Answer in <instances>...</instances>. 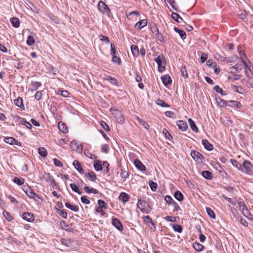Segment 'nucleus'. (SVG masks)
<instances>
[{
	"label": "nucleus",
	"mask_w": 253,
	"mask_h": 253,
	"mask_svg": "<svg viewBox=\"0 0 253 253\" xmlns=\"http://www.w3.org/2000/svg\"><path fill=\"white\" fill-rule=\"evenodd\" d=\"M43 178L50 183H52L54 182L53 177L49 173H45L43 175Z\"/></svg>",
	"instance_id": "obj_17"
},
{
	"label": "nucleus",
	"mask_w": 253,
	"mask_h": 253,
	"mask_svg": "<svg viewBox=\"0 0 253 253\" xmlns=\"http://www.w3.org/2000/svg\"><path fill=\"white\" fill-rule=\"evenodd\" d=\"M206 211L208 215L211 218H214L215 214L213 211L210 208H206Z\"/></svg>",
	"instance_id": "obj_44"
},
{
	"label": "nucleus",
	"mask_w": 253,
	"mask_h": 253,
	"mask_svg": "<svg viewBox=\"0 0 253 253\" xmlns=\"http://www.w3.org/2000/svg\"><path fill=\"white\" fill-rule=\"evenodd\" d=\"M241 62L240 63H238L235 66L231 67L230 69L231 70L235 69L238 73L241 72L242 70L244 69L247 77H250L249 72L252 73V69H253V67H252V66L250 65L251 64V62H249V64H248L244 58H242V60H241Z\"/></svg>",
	"instance_id": "obj_1"
},
{
	"label": "nucleus",
	"mask_w": 253,
	"mask_h": 253,
	"mask_svg": "<svg viewBox=\"0 0 253 253\" xmlns=\"http://www.w3.org/2000/svg\"><path fill=\"white\" fill-rule=\"evenodd\" d=\"M112 55L113 56L112 60V62L114 63H118V64H120L121 63L120 58L116 56L115 54H112Z\"/></svg>",
	"instance_id": "obj_54"
},
{
	"label": "nucleus",
	"mask_w": 253,
	"mask_h": 253,
	"mask_svg": "<svg viewBox=\"0 0 253 253\" xmlns=\"http://www.w3.org/2000/svg\"><path fill=\"white\" fill-rule=\"evenodd\" d=\"M13 181L15 183L17 184L18 185H22L24 183V180L22 178H19V177H15L14 178Z\"/></svg>",
	"instance_id": "obj_41"
},
{
	"label": "nucleus",
	"mask_w": 253,
	"mask_h": 253,
	"mask_svg": "<svg viewBox=\"0 0 253 253\" xmlns=\"http://www.w3.org/2000/svg\"><path fill=\"white\" fill-rule=\"evenodd\" d=\"M143 219H144V221L146 222V223H151L152 225H154V223L153 222L151 217L148 216V215H147V216H144L143 217Z\"/></svg>",
	"instance_id": "obj_55"
},
{
	"label": "nucleus",
	"mask_w": 253,
	"mask_h": 253,
	"mask_svg": "<svg viewBox=\"0 0 253 253\" xmlns=\"http://www.w3.org/2000/svg\"><path fill=\"white\" fill-rule=\"evenodd\" d=\"M238 205L239 206V208L240 210V211H242V210H244V209H246V207H247L244 203L243 201H238Z\"/></svg>",
	"instance_id": "obj_50"
},
{
	"label": "nucleus",
	"mask_w": 253,
	"mask_h": 253,
	"mask_svg": "<svg viewBox=\"0 0 253 253\" xmlns=\"http://www.w3.org/2000/svg\"><path fill=\"white\" fill-rule=\"evenodd\" d=\"M73 166L80 173H84V170L81 167V164L78 161H74L73 163Z\"/></svg>",
	"instance_id": "obj_19"
},
{
	"label": "nucleus",
	"mask_w": 253,
	"mask_h": 253,
	"mask_svg": "<svg viewBox=\"0 0 253 253\" xmlns=\"http://www.w3.org/2000/svg\"><path fill=\"white\" fill-rule=\"evenodd\" d=\"M147 25V21L145 19L142 20L136 23L135 25V27H138L139 29H142L143 27Z\"/></svg>",
	"instance_id": "obj_27"
},
{
	"label": "nucleus",
	"mask_w": 253,
	"mask_h": 253,
	"mask_svg": "<svg viewBox=\"0 0 253 253\" xmlns=\"http://www.w3.org/2000/svg\"><path fill=\"white\" fill-rule=\"evenodd\" d=\"M4 141L5 143L10 145L21 146L20 142L12 137H5L4 139Z\"/></svg>",
	"instance_id": "obj_6"
},
{
	"label": "nucleus",
	"mask_w": 253,
	"mask_h": 253,
	"mask_svg": "<svg viewBox=\"0 0 253 253\" xmlns=\"http://www.w3.org/2000/svg\"><path fill=\"white\" fill-rule=\"evenodd\" d=\"M131 51L134 57H137L139 55V50L137 45H132L131 46Z\"/></svg>",
	"instance_id": "obj_20"
},
{
	"label": "nucleus",
	"mask_w": 253,
	"mask_h": 253,
	"mask_svg": "<svg viewBox=\"0 0 253 253\" xmlns=\"http://www.w3.org/2000/svg\"><path fill=\"white\" fill-rule=\"evenodd\" d=\"M161 80L165 85H168L171 83V79L169 76L165 75L161 77Z\"/></svg>",
	"instance_id": "obj_12"
},
{
	"label": "nucleus",
	"mask_w": 253,
	"mask_h": 253,
	"mask_svg": "<svg viewBox=\"0 0 253 253\" xmlns=\"http://www.w3.org/2000/svg\"><path fill=\"white\" fill-rule=\"evenodd\" d=\"M174 30L176 32L179 34L182 39L184 40L186 38V35L185 32L184 31L175 27L174 28Z\"/></svg>",
	"instance_id": "obj_30"
},
{
	"label": "nucleus",
	"mask_w": 253,
	"mask_h": 253,
	"mask_svg": "<svg viewBox=\"0 0 253 253\" xmlns=\"http://www.w3.org/2000/svg\"><path fill=\"white\" fill-rule=\"evenodd\" d=\"M65 206L67 208H69L71 210L74 211H79V208L77 206H73L70 204L69 203H66Z\"/></svg>",
	"instance_id": "obj_31"
},
{
	"label": "nucleus",
	"mask_w": 253,
	"mask_h": 253,
	"mask_svg": "<svg viewBox=\"0 0 253 253\" xmlns=\"http://www.w3.org/2000/svg\"><path fill=\"white\" fill-rule=\"evenodd\" d=\"M98 8L100 12L103 14H106L107 16L110 17L111 15V11L105 3L102 1H100L98 3Z\"/></svg>",
	"instance_id": "obj_2"
},
{
	"label": "nucleus",
	"mask_w": 253,
	"mask_h": 253,
	"mask_svg": "<svg viewBox=\"0 0 253 253\" xmlns=\"http://www.w3.org/2000/svg\"><path fill=\"white\" fill-rule=\"evenodd\" d=\"M84 154L85 156L89 158L90 159H95L96 157L95 155L92 154L90 153V151L87 149H85L84 151Z\"/></svg>",
	"instance_id": "obj_32"
},
{
	"label": "nucleus",
	"mask_w": 253,
	"mask_h": 253,
	"mask_svg": "<svg viewBox=\"0 0 253 253\" xmlns=\"http://www.w3.org/2000/svg\"><path fill=\"white\" fill-rule=\"evenodd\" d=\"M253 169V166L251 163L248 161H245L242 165L241 170L242 171L249 173Z\"/></svg>",
	"instance_id": "obj_4"
},
{
	"label": "nucleus",
	"mask_w": 253,
	"mask_h": 253,
	"mask_svg": "<svg viewBox=\"0 0 253 253\" xmlns=\"http://www.w3.org/2000/svg\"><path fill=\"white\" fill-rule=\"evenodd\" d=\"M27 195L30 198L34 199L35 197L36 194L32 190H27L26 191Z\"/></svg>",
	"instance_id": "obj_42"
},
{
	"label": "nucleus",
	"mask_w": 253,
	"mask_h": 253,
	"mask_svg": "<svg viewBox=\"0 0 253 253\" xmlns=\"http://www.w3.org/2000/svg\"><path fill=\"white\" fill-rule=\"evenodd\" d=\"M10 22L12 24L13 26L16 28L19 26L20 22L19 20L17 18L13 17L10 19Z\"/></svg>",
	"instance_id": "obj_29"
},
{
	"label": "nucleus",
	"mask_w": 253,
	"mask_h": 253,
	"mask_svg": "<svg viewBox=\"0 0 253 253\" xmlns=\"http://www.w3.org/2000/svg\"><path fill=\"white\" fill-rule=\"evenodd\" d=\"M173 229L175 231L181 233L182 231V226L178 224H175L173 226Z\"/></svg>",
	"instance_id": "obj_49"
},
{
	"label": "nucleus",
	"mask_w": 253,
	"mask_h": 253,
	"mask_svg": "<svg viewBox=\"0 0 253 253\" xmlns=\"http://www.w3.org/2000/svg\"><path fill=\"white\" fill-rule=\"evenodd\" d=\"M93 166L96 171H100L103 169L102 162L97 160L94 162Z\"/></svg>",
	"instance_id": "obj_13"
},
{
	"label": "nucleus",
	"mask_w": 253,
	"mask_h": 253,
	"mask_svg": "<svg viewBox=\"0 0 253 253\" xmlns=\"http://www.w3.org/2000/svg\"><path fill=\"white\" fill-rule=\"evenodd\" d=\"M98 204L99 205V207H98L99 208L104 209H107V206L104 201H103L102 200H99L98 201Z\"/></svg>",
	"instance_id": "obj_45"
},
{
	"label": "nucleus",
	"mask_w": 253,
	"mask_h": 253,
	"mask_svg": "<svg viewBox=\"0 0 253 253\" xmlns=\"http://www.w3.org/2000/svg\"><path fill=\"white\" fill-rule=\"evenodd\" d=\"M112 223L118 230L122 231L124 228L121 221L117 218L113 217L112 219Z\"/></svg>",
	"instance_id": "obj_5"
},
{
	"label": "nucleus",
	"mask_w": 253,
	"mask_h": 253,
	"mask_svg": "<svg viewBox=\"0 0 253 253\" xmlns=\"http://www.w3.org/2000/svg\"><path fill=\"white\" fill-rule=\"evenodd\" d=\"M121 176L123 178H126L128 176V173L127 171L126 170H124L123 169L121 170V172L120 173Z\"/></svg>",
	"instance_id": "obj_64"
},
{
	"label": "nucleus",
	"mask_w": 253,
	"mask_h": 253,
	"mask_svg": "<svg viewBox=\"0 0 253 253\" xmlns=\"http://www.w3.org/2000/svg\"><path fill=\"white\" fill-rule=\"evenodd\" d=\"M3 214L7 220L11 221L12 220V217L9 214L8 212L6 211H3Z\"/></svg>",
	"instance_id": "obj_61"
},
{
	"label": "nucleus",
	"mask_w": 253,
	"mask_h": 253,
	"mask_svg": "<svg viewBox=\"0 0 253 253\" xmlns=\"http://www.w3.org/2000/svg\"><path fill=\"white\" fill-rule=\"evenodd\" d=\"M58 128L63 133H67L68 132L67 127L65 124L60 122L58 124Z\"/></svg>",
	"instance_id": "obj_21"
},
{
	"label": "nucleus",
	"mask_w": 253,
	"mask_h": 253,
	"mask_svg": "<svg viewBox=\"0 0 253 253\" xmlns=\"http://www.w3.org/2000/svg\"><path fill=\"white\" fill-rule=\"evenodd\" d=\"M151 31L152 33L153 36L158 35L159 33L158 28L155 25H153L151 27Z\"/></svg>",
	"instance_id": "obj_43"
},
{
	"label": "nucleus",
	"mask_w": 253,
	"mask_h": 253,
	"mask_svg": "<svg viewBox=\"0 0 253 253\" xmlns=\"http://www.w3.org/2000/svg\"><path fill=\"white\" fill-rule=\"evenodd\" d=\"M202 143L204 146L205 148L206 149L208 150H212L213 149V146L212 144L210 143L209 141L206 140L204 139L202 141Z\"/></svg>",
	"instance_id": "obj_14"
},
{
	"label": "nucleus",
	"mask_w": 253,
	"mask_h": 253,
	"mask_svg": "<svg viewBox=\"0 0 253 253\" xmlns=\"http://www.w3.org/2000/svg\"><path fill=\"white\" fill-rule=\"evenodd\" d=\"M172 18L178 23H180L182 21V19L180 16L176 13H172L171 14Z\"/></svg>",
	"instance_id": "obj_40"
},
{
	"label": "nucleus",
	"mask_w": 253,
	"mask_h": 253,
	"mask_svg": "<svg viewBox=\"0 0 253 253\" xmlns=\"http://www.w3.org/2000/svg\"><path fill=\"white\" fill-rule=\"evenodd\" d=\"M135 166L141 171H145L146 170L145 166L138 159H136L134 161Z\"/></svg>",
	"instance_id": "obj_11"
},
{
	"label": "nucleus",
	"mask_w": 253,
	"mask_h": 253,
	"mask_svg": "<svg viewBox=\"0 0 253 253\" xmlns=\"http://www.w3.org/2000/svg\"><path fill=\"white\" fill-rule=\"evenodd\" d=\"M211 68L214 70V72L216 74H218L220 72V68L217 66L216 63H215L212 67Z\"/></svg>",
	"instance_id": "obj_58"
},
{
	"label": "nucleus",
	"mask_w": 253,
	"mask_h": 253,
	"mask_svg": "<svg viewBox=\"0 0 253 253\" xmlns=\"http://www.w3.org/2000/svg\"><path fill=\"white\" fill-rule=\"evenodd\" d=\"M100 125H101L102 127L106 130V131H109L110 128L109 126L107 125V124L104 121H101L100 123Z\"/></svg>",
	"instance_id": "obj_59"
},
{
	"label": "nucleus",
	"mask_w": 253,
	"mask_h": 253,
	"mask_svg": "<svg viewBox=\"0 0 253 253\" xmlns=\"http://www.w3.org/2000/svg\"><path fill=\"white\" fill-rule=\"evenodd\" d=\"M35 42L34 38L32 36H29L27 40V44L29 46L33 45Z\"/></svg>",
	"instance_id": "obj_35"
},
{
	"label": "nucleus",
	"mask_w": 253,
	"mask_h": 253,
	"mask_svg": "<svg viewBox=\"0 0 253 253\" xmlns=\"http://www.w3.org/2000/svg\"><path fill=\"white\" fill-rule=\"evenodd\" d=\"M136 120L143 126V127L146 129L149 130V126L146 122L144 121V120H143L142 119L138 117H136Z\"/></svg>",
	"instance_id": "obj_28"
},
{
	"label": "nucleus",
	"mask_w": 253,
	"mask_h": 253,
	"mask_svg": "<svg viewBox=\"0 0 253 253\" xmlns=\"http://www.w3.org/2000/svg\"><path fill=\"white\" fill-rule=\"evenodd\" d=\"M81 200L84 204L86 205L90 204V201L87 199V196H83L81 198Z\"/></svg>",
	"instance_id": "obj_52"
},
{
	"label": "nucleus",
	"mask_w": 253,
	"mask_h": 253,
	"mask_svg": "<svg viewBox=\"0 0 253 253\" xmlns=\"http://www.w3.org/2000/svg\"><path fill=\"white\" fill-rule=\"evenodd\" d=\"M230 161L234 167L237 168L238 169L241 170L242 164L239 163L237 161L235 160L231 159Z\"/></svg>",
	"instance_id": "obj_39"
},
{
	"label": "nucleus",
	"mask_w": 253,
	"mask_h": 253,
	"mask_svg": "<svg viewBox=\"0 0 253 253\" xmlns=\"http://www.w3.org/2000/svg\"><path fill=\"white\" fill-rule=\"evenodd\" d=\"M155 61L158 64V70L160 72H163L165 70L164 57L162 55H159L155 58Z\"/></svg>",
	"instance_id": "obj_3"
},
{
	"label": "nucleus",
	"mask_w": 253,
	"mask_h": 253,
	"mask_svg": "<svg viewBox=\"0 0 253 253\" xmlns=\"http://www.w3.org/2000/svg\"><path fill=\"white\" fill-rule=\"evenodd\" d=\"M188 122L192 130L195 132H197L198 131V128L192 119L189 118L188 119Z\"/></svg>",
	"instance_id": "obj_22"
},
{
	"label": "nucleus",
	"mask_w": 253,
	"mask_h": 253,
	"mask_svg": "<svg viewBox=\"0 0 253 253\" xmlns=\"http://www.w3.org/2000/svg\"><path fill=\"white\" fill-rule=\"evenodd\" d=\"M174 197L179 201H182L183 200V194L179 191H176L174 194Z\"/></svg>",
	"instance_id": "obj_34"
},
{
	"label": "nucleus",
	"mask_w": 253,
	"mask_h": 253,
	"mask_svg": "<svg viewBox=\"0 0 253 253\" xmlns=\"http://www.w3.org/2000/svg\"><path fill=\"white\" fill-rule=\"evenodd\" d=\"M176 124L178 127V128L183 131H185L188 127V125L187 123L183 121H177Z\"/></svg>",
	"instance_id": "obj_10"
},
{
	"label": "nucleus",
	"mask_w": 253,
	"mask_h": 253,
	"mask_svg": "<svg viewBox=\"0 0 253 253\" xmlns=\"http://www.w3.org/2000/svg\"><path fill=\"white\" fill-rule=\"evenodd\" d=\"M119 198L121 201L125 203L127 202L129 199V196L126 193H122Z\"/></svg>",
	"instance_id": "obj_25"
},
{
	"label": "nucleus",
	"mask_w": 253,
	"mask_h": 253,
	"mask_svg": "<svg viewBox=\"0 0 253 253\" xmlns=\"http://www.w3.org/2000/svg\"><path fill=\"white\" fill-rule=\"evenodd\" d=\"M84 189L85 191V192L88 194L93 193L95 194H97L99 193L97 190L94 189L93 188H90L89 187L87 186H85L84 187Z\"/></svg>",
	"instance_id": "obj_18"
},
{
	"label": "nucleus",
	"mask_w": 253,
	"mask_h": 253,
	"mask_svg": "<svg viewBox=\"0 0 253 253\" xmlns=\"http://www.w3.org/2000/svg\"><path fill=\"white\" fill-rule=\"evenodd\" d=\"M202 175L204 177L208 179H211L212 177L211 173L207 170L203 171Z\"/></svg>",
	"instance_id": "obj_33"
},
{
	"label": "nucleus",
	"mask_w": 253,
	"mask_h": 253,
	"mask_svg": "<svg viewBox=\"0 0 253 253\" xmlns=\"http://www.w3.org/2000/svg\"><path fill=\"white\" fill-rule=\"evenodd\" d=\"M149 186L153 191H155L157 189V184L154 181L150 180L149 182Z\"/></svg>",
	"instance_id": "obj_46"
},
{
	"label": "nucleus",
	"mask_w": 253,
	"mask_h": 253,
	"mask_svg": "<svg viewBox=\"0 0 253 253\" xmlns=\"http://www.w3.org/2000/svg\"><path fill=\"white\" fill-rule=\"evenodd\" d=\"M237 50L239 54L241 60H242V58H244V59L247 58V57L244 53V50L242 49V47L240 46H238Z\"/></svg>",
	"instance_id": "obj_37"
},
{
	"label": "nucleus",
	"mask_w": 253,
	"mask_h": 253,
	"mask_svg": "<svg viewBox=\"0 0 253 253\" xmlns=\"http://www.w3.org/2000/svg\"><path fill=\"white\" fill-rule=\"evenodd\" d=\"M191 156L195 161L198 162H202L203 159L202 155L199 152L195 151H191Z\"/></svg>",
	"instance_id": "obj_7"
},
{
	"label": "nucleus",
	"mask_w": 253,
	"mask_h": 253,
	"mask_svg": "<svg viewBox=\"0 0 253 253\" xmlns=\"http://www.w3.org/2000/svg\"><path fill=\"white\" fill-rule=\"evenodd\" d=\"M31 85L32 87L29 89V90L33 91L37 90L41 86L42 84L39 82H32Z\"/></svg>",
	"instance_id": "obj_15"
},
{
	"label": "nucleus",
	"mask_w": 253,
	"mask_h": 253,
	"mask_svg": "<svg viewBox=\"0 0 253 253\" xmlns=\"http://www.w3.org/2000/svg\"><path fill=\"white\" fill-rule=\"evenodd\" d=\"M14 103L18 107L22 109L24 108V106L23 104V99L22 98L18 97L17 99L14 100Z\"/></svg>",
	"instance_id": "obj_26"
},
{
	"label": "nucleus",
	"mask_w": 253,
	"mask_h": 253,
	"mask_svg": "<svg viewBox=\"0 0 253 253\" xmlns=\"http://www.w3.org/2000/svg\"><path fill=\"white\" fill-rule=\"evenodd\" d=\"M70 186L73 191L78 193L80 195L82 194V193L80 192L79 187L77 186V185H76L74 183H71L70 184Z\"/></svg>",
	"instance_id": "obj_36"
},
{
	"label": "nucleus",
	"mask_w": 253,
	"mask_h": 253,
	"mask_svg": "<svg viewBox=\"0 0 253 253\" xmlns=\"http://www.w3.org/2000/svg\"><path fill=\"white\" fill-rule=\"evenodd\" d=\"M171 205H172V206L173 208V211H177L180 210L179 206L175 202L173 201L171 204Z\"/></svg>",
	"instance_id": "obj_51"
},
{
	"label": "nucleus",
	"mask_w": 253,
	"mask_h": 253,
	"mask_svg": "<svg viewBox=\"0 0 253 253\" xmlns=\"http://www.w3.org/2000/svg\"><path fill=\"white\" fill-rule=\"evenodd\" d=\"M155 38L160 42H163L165 41L164 37L159 33L158 35L154 36Z\"/></svg>",
	"instance_id": "obj_62"
},
{
	"label": "nucleus",
	"mask_w": 253,
	"mask_h": 253,
	"mask_svg": "<svg viewBox=\"0 0 253 253\" xmlns=\"http://www.w3.org/2000/svg\"><path fill=\"white\" fill-rule=\"evenodd\" d=\"M42 91H37L35 95V98L37 100H40L42 99Z\"/></svg>",
	"instance_id": "obj_56"
},
{
	"label": "nucleus",
	"mask_w": 253,
	"mask_h": 253,
	"mask_svg": "<svg viewBox=\"0 0 253 253\" xmlns=\"http://www.w3.org/2000/svg\"><path fill=\"white\" fill-rule=\"evenodd\" d=\"M181 72L182 76L184 78H187L188 77V74H187V72L186 71V69L184 66L181 67Z\"/></svg>",
	"instance_id": "obj_53"
},
{
	"label": "nucleus",
	"mask_w": 253,
	"mask_h": 253,
	"mask_svg": "<svg viewBox=\"0 0 253 253\" xmlns=\"http://www.w3.org/2000/svg\"><path fill=\"white\" fill-rule=\"evenodd\" d=\"M165 219L166 221L171 222H176V218L175 217L173 216H167L165 217Z\"/></svg>",
	"instance_id": "obj_57"
},
{
	"label": "nucleus",
	"mask_w": 253,
	"mask_h": 253,
	"mask_svg": "<svg viewBox=\"0 0 253 253\" xmlns=\"http://www.w3.org/2000/svg\"><path fill=\"white\" fill-rule=\"evenodd\" d=\"M229 102L232 103V104L228 105L231 107H235L237 109H240L242 107V104L240 102L233 100H230Z\"/></svg>",
	"instance_id": "obj_23"
},
{
	"label": "nucleus",
	"mask_w": 253,
	"mask_h": 253,
	"mask_svg": "<svg viewBox=\"0 0 253 253\" xmlns=\"http://www.w3.org/2000/svg\"><path fill=\"white\" fill-rule=\"evenodd\" d=\"M23 218L29 222H32L34 220V215L28 212H24L22 214Z\"/></svg>",
	"instance_id": "obj_9"
},
{
	"label": "nucleus",
	"mask_w": 253,
	"mask_h": 253,
	"mask_svg": "<svg viewBox=\"0 0 253 253\" xmlns=\"http://www.w3.org/2000/svg\"><path fill=\"white\" fill-rule=\"evenodd\" d=\"M39 154L41 156L45 157L47 155V151L43 147H40L38 149Z\"/></svg>",
	"instance_id": "obj_38"
},
{
	"label": "nucleus",
	"mask_w": 253,
	"mask_h": 253,
	"mask_svg": "<svg viewBox=\"0 0 253 253\" xmlns=\"http://www.w3.org/2000/svg\"><path fill=\"white\" fill-rule=\"evenodd\" d=\"M87 175L89 177V179L91 181H95L96 178V175L95 173L93 171H90L87 173Z\"/></svg>",
	"instance_id": "obj_47"
},
{
	"label": "nucleus",
	"mask_w": 253,
	"mask_h": 253,
	"mask_svg": "<svg viewBox=\"0 0 253 253\" xmlns=\"http://www.w3.org/2000/svg\"><path fill=\"white\" fill-rule=\"evenodd\" d=\"M214 90L217 93L221 94L222 95H225L226 94L224 93V91L222 89L220 88L218 85H215L213 87Z\"/></svg>",
	"instance_id": "obj_48"
},
{
	"label": "nucleus",
	"mask_w": 253,
	"mask_h": 253,
	"mask_svg": "<svg viewBox=\"0 0 253 253\" xmlns=\"http://www.w3.org/2000/svg\"><path fill=\"white\" fill-rule=\"evenodd\" d=\"M193 247L196 251L198 252H201L204 249V246L198 242H195L193 244Z\"/></svg>",
	"instance_id": "obj_24"
},
{
	"label": "nucleus",
	"mask_w": 253,
	"mask_h": 253,
	"mask_svg": "<svg viewBox=\"0 0 253 253\" xmlns=\"http://www.w3.org/2000/svg\"><path fill=\"white\" fill-rule=\"evenodd\" d=\"M249 79L248 82H247V86L250 88H253V81H252L251 78H252L250 75V77H248Z\"/></svg>",
	"instance_id": "obj_60"
},
{
	"label": "nucleus",
	"mask_w": 253,
	"mask_h": 253,
	"mask_svg": "<svg viewBox=\"0 0 253 253\" xmlns=\"http://www.w3.org/2000/svg\"><path fill=\"white\" fill-rule=\"evenodd\" d=\"M215 100L217 105L220 107H224L227 105V102L220 98L219 97H216Z\"/></svg>",
	"instance_id": "obj_16"
},
{
	"label": "nucleus",
	"mask_w": 253,
	"mask_h": 253,
	"mask_svg": "<svg viewBox=\"0 0 253 253\" xmlns=\"http://www.w3.org/2000/svg\"><path fill=\"white\" fill-rule=\"evenodd\" d=\"M71 146L74 150L81 153L83 150V146L82 144L78 143L76 141L73 140L71 142Z\"/></svg>",
	"instance_id": "obj_8"
},
{
	"label": "nucleus",
	"mask_w": 253,
	"mask_h": 253,
	"mask_svg": "<svg viewBox=\"0 0 253 253\" xmlns=\"http://www.w3.org/2000/svg\"><path fill=\"white\" fill-rule=\"evenodd\" d=\"M163 133L165 135V137L169 139L172 136L171 134L168 132V131L166 129H164L163 130Z\"/></svg>",
	"instance_id": "obj_63"
}]
</instances>
